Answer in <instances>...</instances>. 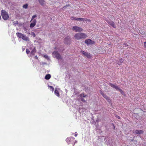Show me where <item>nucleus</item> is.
<instances>
[{
  "mask_svg": "<svg viewBox=\"0 0 146 146\" xmlns=\"http://www.w3.org/2000/svg\"><path fill=\"white\" fill-rule=\"evenodd\" d=\"M87 96V95L86 94H85L84 93H83L80 94L79 97L80 98L81 100L84 102H86V101L84 99V98Z\"/></svg>",
  "mask_w": 146,
  "mask_h": 146,
  "instance_id": "obj_5",
  "label": "nucleus"
},
{
  "mask_svg": "<svg viewBox=\"0 0 146 146\" xmlns=\"http://www.w3.org/2000/svg\"><path fill=\"white\" fill-rule=\"evenodd\" d=\"M66 141L68 144L77 143V141L75 140L74 138L72 137L67 138L66 139Z\"/></svg>",
  "mask_w": 146,
  "mask_h": 146,
  "instance_id": "obj_2",
  "label": "nucleus"
},
{
  "mask_svg": "<svg viewBox=\"0 0 146 146\" xmlns=\"http://www.w3.org/2000/svg\"><path fill=\"white\" fill-rule=\"evenodd\" d=\"M116 117L117 118H118L119 119H120V117L119 116H117V115H116Z\"/></svg>",
  "mask_w": 146,
  "mask_h": 146,
  "instance_id": "obj_33",
  "label": "nucleus"
},
{
  "mask_svg": "<svg viewBox=\"0 0 146 146\" xmlns=\"http://www.w3.org/2000/svg\"><path fill=\"white\" fill-rule=\"evenodd\" d=\"M54 94L58 97L60 96V94L59 92V91L57 90L56 89L54 91Z\"/></svg>",
  "mask_w": 146,
  "mask_h": 146,
  "instance_id": "obj_18",
  "label": "nucleus"
},
{
  "mask_svg": "<svg viewBox=\"0 0 146 146\" xmlns=\"http://www.w3.org/2000/svg\"><path fill=\"white\" fill-rule=\"evenodd\" d=\"M108 23L111 27H113L114 28H115L116 27V26L115 25L114 23L112 21H111V20H108L106 19L105 18L104 19Z\"/></svg>",
  "mask_w": 146,
  "mask_h": 146,
  "instance_id": "obj_8",
  "label": "nucleus"
},
{
  "mask_svg": "<svg viewBox=\"0 0 146 146\" xmlns=\"http://www.w3.org/2000/svg\"><path fill=\"white\" fill-rule=\"evenodd\" d=\"M25 50V48H24V49H23V50Z\"/></svg>",
  "mask_w": 146,
  "mask_h": 146,
  "instance_id": "obj_39",
  "label": "nucleus"
},
{
  "mask_svg": "<svg viewBox=\"0 0 146 146\" xmlns=\"http://www.w3.org/2000/svg\"><path fill=\"white\" fill-rule=\"evenodd\" d=\"M1 16L3 19L5 20H7L9 18V15L4 10H2L1 11Z\"/></svg>",
  "mask_w": 146,
  "mask_h": 146,
  "instance_id": "obj_4",
  "label": "nucleus"
},
{
  "mask_svg": "<svg viewBox=\"0 0 146 146\" xmlns=\"http://www.w3.org/2000/svg\"><path fill=\"white\" fill-rule=\"evenodd\" d=\"M35 57L36 59H38V57L36 56H35Z\"/></svg>",
  "mask_w": 146,
  "mask_h": 146,
  "instance_id": "obj_35",
  "label": "nucleus"
},
{
  "mask_svg": "<svg viewBox=\"0 0 146 146\" xmlns=\"http://www.w3.org/2000/svg\"><path fill=\"white\" fill-rule=\"evenodd\" d=\"M72 29L73 31L77 32H81L83 31V29L82 28L77 26H74Z\"/></svg>",
  "mask_w": 146,
  "mask_h": 146,
  "instance_id": "obj_7",
  "label": "nucleus"
},
{
  "mask_svg": "<svg viewBox=\"0 0 146 146\" xmlns=\"http://www.w3.org/2000/svg\"><path fill=\"white\" fill-rule=\"evenodd\" d=\"M67 6V5H66V6H64V7H63V8H66V7Z\"/></svg>",
  "mask_w": 146,
  "mask_h": 146,
  "instance_id": "obj_36",
  "label": "nucleus"
},
{
  "mask_svg": "<svg viewBox=\"0 0 146 146\" xmlns=\"http://www.w3.org/2000/svg\"><path fill=\"white\" fill-rule=\"evenodd\" d=\"M44 57H45V58H47L48 57V56L47 55H44Z\"/></svg>",
  "mask_w": 146,
  "mask_h": 146,
  "instance_id": "obj_34",
  "label": "nucleus"
},
{
  "mask_svg": "<svg viewBox=\"0 0 146 146\" xmlns=\"http://www.w3.org/2000/svg\"><path fill=\"white\" fill-rule=\"evenodd\" d=\"M21 38L24 40L27 41L29 40V38L24 35H23Z\"/></svg>",
  "mask_w": 146,
  "mask_h": 146,
  "instance_id": "obj_14",
  "label": "nucleus"
},
{
  "mask_svg": "<svg viewBox=\"0 0 146 146\" xmlns=\"http://www.w3.org/2000/svg\"><path fill=\"white\" fill-rule=\"evenodd\" d=\"M70 19L71 20H77V18L76 17H70Z\"/></svg>",
  "mask_w": 146,
  "mask_h": 146,
  "instance_id": "obj_21",
  "label": "nucleus"
},
{
  "mask_svg": "<svg viewBox=\"0 0 146 146\" xmlns=\"http://www.w3.org/2000/svg\"><path fill=\"white\" fill-rule=\"evenodd\" d=\"M85 42L87 45L90 44H94L95 43L94 41L90 39H86L85 40Z\"/></svg>",
  "mask_w": 146,
  "mask_h": 146,
  "instance_id": "obj_10",
  "label": "nucleus"
},
{
  "mask_svg": "<svg viewBox=\"0 0 146 146\" xmlns=\"http://www.w3.org/2000/svg\"><path fill=\"white\" fill-rule=\"evenodd\" d=\"M23 34L20 33H17L16 35L19 38H21Z\"/></svg>",
  "mask_w": 146,
  "mask_h": 146,
  "instance_id": "obj_15",
  "label": "nucleus"
},
{
  "mask_svg": "<svg viewBox=\"0 0 146 146\" xmlns=\"http://www.w3.org/2000/svg\"><path fill=\"white\" fill-rule=\"evenodd\" d=\"M1 19V15H0V20Z\"/></svg>",
  "mask_w": 146,
  "mask_h": 146,
  "instance_id": "obj_38",
  "label": "nucleus"
},
{
  "mask_svg": "<svg viewBox=\"0 0 146 146\" xmlns=\"http://www.w3.org/2000/svg\"><path fill=\"white\" fill-rule=\"evenodd\" d=\"M52 55L53 57H55L58 59H61L62 58L61 55L57 52L55 51L53 52Z\"/></svg>",
  "mask_w": 146,
  "mask_h": 146,
  "instance_id": "obj_6",
  "label": "nucleus"
},
{
  "mask_svg": "<svg viewBox=\"0 0 146 146\" xmlns=\"http://www.w3.org/2000/svg\"><path fill=\"white\" fill-rule=\"evenodd\" d=\"M119 61L118 60L116 61V62L117 64L119 65H120V63H121L123 62V60L122 58H119Z\"/></svg>",
  "mask_w": 146,
  "mask_h": 146,
  "instance_id": "obj_13",
  "label": "nucleus"
},
{
  "mask_svg": "<svg viewBox=\"0 0 146 146\" xmlns=\"http://www.w3.org/2000/svg\"><path fill=\"white\" fill-rule=\"evenodd\" d=\"M80 52L83 55L86 56L88 58H90L91 57V56L90 53L86 52L83 50L81 51Z\"/></svg>",
  "mask_w": 146,
  "mask_h": 146,
  "instance_id": "obj_9",
  "label": "nucleus"
},
{
  "mask_svg": "<svg viewBox=\"0 0 146 146\" xmlns=\"http://www.w3.org/2000/svg\"><path fill=\"white\" fill-rule=\"evenodd\" d=\"M101 94L102 95V96L104 97V95H105V94H104L103 92H101Z\"/></svg>",
  "mask_w": 146,
  "mask_h": 146,
  "instance_id": "obj_32",
  "label": "nucleus"
},
{
  "mask_svg": "<svg viewBox=\"0 0 146 146\" xmlns=\"http://www.w3.org/2000/svg\"><path fill=\"white\" fill-rule=\"evenodd\" d=\"M84 21H86L88 22H90L91 21V20L88 19L84 18Z\"/></svg>",
  "mask_w": 146,
  "mask_h": 146,
  "instance_id": "obj_23",
  "label": "nucleus"
},
{
  "mask_svg": "<svg viewBox=\"0 0 146 146\" xmlns=\"http://www.w3.org/2000/svg\"><path fill=\"white\" fill-rule=\"evenodd\" d=\"M70 38L69 36H67L64 40V42L65 43L68 44L70 42Z\"/></svg>",
  "mask_w": 146,
  "mask_h": 146,
  "instance_id": "obj_11",
  "label": "nucleus"
},
{
  "mask_svg": "<svg viewBox=\"0 0 146 146\" xmlns=\"http://www.w3.org/2000/svg\"><path fill=\"white\" fill-rule=\"evenodd\" d=\"M74 38L77 40L84 39L87 37V35L85 33H78L74 35Z\"/></svg>",
  "mask_w": 146,
  "mask_h": 146,
  "instance_id": "obj_1",
  "label": "nucleus"
},
{
  "mask_svg": "<svg viewBox=\"0 0 146 146\" xmlns=\"http://www.w3.org/2000/svg\"><path fill=\"white\" fill-rule=\"evenodd\" d=\"M104 97L106 100L108 102H111V100L110 98L106 94L104 95Z\"/></svg>",
  "mask_w": 146,
  "mask_h": 146,
  "instance_id": "obj_17",
  "label": "nucleus"
},
{
  "mask_svg": "<svg viewBox=\"0 0 146 146\" xmlns=\"http://www.w3.org/2000/svg\"><path fill=\"white\" fill-rule=\"evenodd\" d=\"M115 89H116L117 90H120V89L119 88L118 86H115Z\"/></svg>",
  "mask_w": 146,
  "mask_h": 146,
  "instance_id": "obj_28",
  "label": "nucleus"
},
{
  "mask_svg": "<svg viewBox=\"0 0 146 146\" xmlns=\"http://www.w3.org/2000/svg\"><path fill=\"white\" fill-rule=\"evenodd\" d=\"M143 131L142 130H135L133 132V133L138 134H142L143 133Z\"/></svg>",
  "mask_w": 146,
  "mask_h": 146,
  "instance_id": "obj_12",
  "label": "nucleus"
},
{
  "mask_svg": "<svg viewBox=\"0 0 146 146\" xmlns=\"http://www.w3.org/2000/svg\"><path fill=\"white\" fill-rule=\"evenodd\" d=\"M35 52V50L34 49L31 52V54H32L34 55Z\"/></svg>",
  "mask_w": 146,
  "mask_h": 146,
  "instance_id": "obj_26",
  "label": "nucleus"
},
{
  "mask_svg": "<svg viewBox=\"0 0 146 146\" xmlns=\"http://www.w3.org/2000/svg\"><path fill=\"white\" fill-rule=\"evenodd\" d=\"M29 52H30L29 50L28 49H26V53H27V54H28L29 53Z\"/></svg>",
  "mask_w": 146,
  "mask_h": 146,
  "instance_id": "obj_30",
  "label": "nucleus"
},
{
  "mask_svg": "<svg viewBox=\"0 0 146 146\" xmlns=\"http://www.w3.org/2000/svg\"><path fill=\"white\" fill-rule=\"evenodd\" d=\"M77 134H76L75 135V137H76L77 136Z\"/></svg>",
  "mask_w": 146,
  "mask_h": 146,
  "instance_id": "obj_37",
  "label": "nucleus"
},
{
  "mask_svg": "<svg viewBox=\"0 0 146 146\" xmlns=\"http://www.w3.org/2000/svg\"><path fill=\"white\" fill-rule=\"evenodd\" d=\"M39 2L43 6H44L45 5V1L44 0H38Z\"/></svg>",
  "mask_w": 146,
  "mask_h": 146,
  "instance_id": "obj_16",
  "label": "nucleus"
},
{
  "mask_svg": "<svg viewBox=\"0 0 146 146\" xmlns=\"http://www.w3.org/2000/svg\"><path fill=\"white\" fill-rule=\"evenodd\" d=\"M112 87L115 88V85H114V84L111 83H110L109 84Z\"/></svg>",
  "mask_w": 146,
  "mask_h": 146,
  "instance_id": "obj_24",
  "label": "nucleus"
},
{
  "mask_svg": "<svg viewBox=\"0 0 146 146\" xmlns=\"http://www.w3.org/2000/svg\"><path fill=\"white\" fill-rule=\"evenodd\" d=\"M48 87L50 90H51L52 91V92H53L54 91V89L52 86H48Z\"/></svg>",
  "mask_w": 146,
  "mask_h": 146,
  "instance_id": "obj_20",
  "label": "nucleus"
},
{
  "mask_svg": "<svg viewBox=\"0 0 146 146\" xmlns=\"http://www.w3.org/2000/svg\"><path fill=\"white\" fill-rule=\"evenodd\" d=\"M18 24V21H14L13 22V25L16 26Z\"/></svg>",
  "mask_w": 146,
  "mask_h": 146,
  "instance_id": "obj_27",
  "label": "nucleus"
},
{
  "mask_svg": "<svg viewBox=\"0 0 146 146\" xmlns=\"http://www.w3.org/2000/svg\"><path fill=\"white\" fill-rule=\"evenodd\" d=\"M51 75L50 74H47L46 75L45 78L46 80H49L51 78Z\"/></svg>",
  "mask_w": 146,
  "mask_h": 146,
  "instance_id": "obj_19",
  "label": "nucleus"
},
{
  "mask_svg": "<svg viewBox=\"0 0 146 146\" xmlns=\"http://www.w3.org/2000/svg\"><path fill=\"white\" fill-rule=\"evenodd\" d=\"M28 7V5L27 4H25L23 6V8H25V9H27V8Z\"/></svg>",
  "mask_w": 146,
  "mask_h": 146,
  "instance_id": "obj_25",
  "label": "nucleus"
},
{
  "mask_svg": "<svg viewBox=\"0 0 146 146\" xmlns=\"http://www.w3.org/2000/svg\"><path fill=\"white\" fill-rule=\"evenodd\" d=\"M36 17L37 16L36 15H33L31 19V21H32V22L30 25V27L31 28L34 27L36 24V19H34V18Z\"/></svg>",
  "mask_w": 146,
  "mask_h": 146,
  "instance_id": "obj_3",
  "label": "nucleus"
},
{
  "mask_svg": "<svg viewBox=\"0 0 146 146\" xmlns=\"http://www.w3.org/2000/svg\"><path fill=\"white\" fill-rule=\"evenodd\" d=\"M119 91H120V93L121 94H122L123 95H124V96L125 95V94L123 93V91L121 89H120V90H119Z\"/></svg>",
  "mask_w": 146,
  "mask_h": 146,
  "instance_id": "obj_29",
  "label": "nucleus"
},
{
  "mask_svg": "<svg viewBox=\"0 0 146 146\" xmlns=\"http://www.w3.org/2000/svg\"><path fill=\"white\" fill-rule=\"evenodd\" d=\"M78 21H83L84 22V18H77Z\"/></svg>",
  "mask_w": 146,
  "mask_h": 146,
  "instance_id": "obj_22",
  "label": "nucleus"
},
{
  "mask_svg": "<svg viewBox=\"0 0 146 146\" xmlns=\"http://www.w3.org/2000/svg\"><path fill=\"white\" fill-rule=\"evenodd\" d=\"M144 44L145 48H146V42H144Z\"/></svg>",
  "mask_w": 146,
  "mask_h": 146,
  "instance_id": "obj_31",
  "label": "nucleus"
}]
</instances>
